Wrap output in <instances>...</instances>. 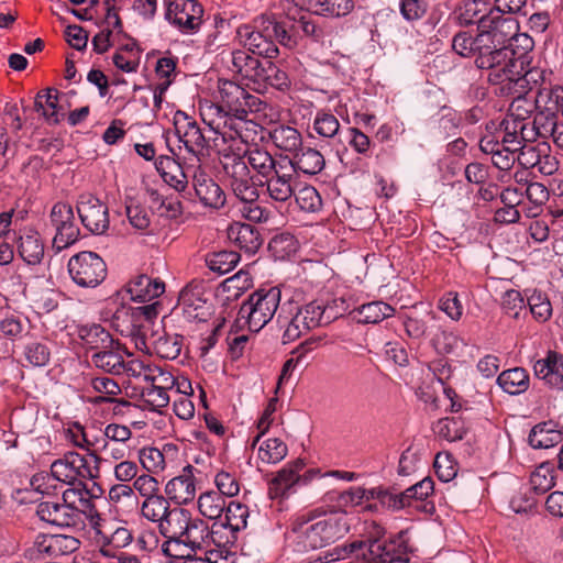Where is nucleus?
Wrapping results in <instances>:
<instances>
[{"label":"nucleus","instance_id":"1","mask_svg":"<svg viewBox=\"0 0 563 563\" xmlns=\"http://www.w3.org/2000/svg\"><path fill=\"white\" fill-rule=\"evenodd\" d=\"M477 30L478 33L474 36V63L478 69L489 71V82H498L515 55V51L505 43L518 31V23L512 16L500 14V10L489 11L478 19Z\"/></svg>","mask_w":563,"mask_h":563},{"label":"nucleus","instance_id":"2","mask_svg":"<svg viewBox=\"0 0 563 563\" xmlns=\"http://www.w3.org/2000/svg\"><path fill=\"white\" fill-rule=\"evenodd\" d=\"M362 539L349 544L336 545L306 563H331L347 558H388V561L409 562V538L406 531H400L390 539H385V529L376 521H364Z\"/></svg>","mask_w":563,"mask_h":563},{"label":"nucleus","instance_id":"3","mask_svg":"<svg viewBox=\"0 0 563 563\" xmlns=\"http://www.w3.org/2000/svg\"><path fill=\"white\" fill-rule=\"evenodd\" d=\"M345 512L339 515L332 511L329 515L309 517L294 527L297 533V545L302 551L325 548L343 538L349 531Z\"/></svg>","mask_w":563,"mask_h":563},{"label":"nucleus","instance_id":"4","mask_svg":"<svg viewBox=\"0 0 563 563\" xmlns=\"http://www.w3.org/2000/svg\"><path fill=\"white\" fill-rule=\"evenodd\" d=\"M282 292L277 287L260 288L241 305L236 322L252 332L262 330L275 316Z\"/></svg>","mask_w":563,"mask_h":563},{"label":"nucleus","instance_id":"5","mask_svg":"<svg viewBox=\"0 0 563 563\" xmlns=\"http://www.w3.org/2000/svg\"><path fill=\"white\" fill-rule=\"evenodd\" d=\"M220 164L224 179L234 196L241 201H257L258 190L253 181L247 163L241 153L233 150V144L222 150Z\"/></svg>","mask_w":563,"mask_h":563},{"label":"nucleus","instance_id":"6","mask_svg":"<svg viewBox=\"0 0 563 563\" xmlns=\"http://www.w3.org/2000/svg\"><path fill=\"white\" fill-rule=\"evenodd\" d=\"M218 88L221 104L211 108L216 114L233 117L239 121H244L250 112L260 110V99L251 95L235 81L220 79Z\"/></svg>","mask_w":563,"mask_h":563},{"label":"nucleus","instance_id":"7","mask_svg":"<svg viewBox=\"0 0 563 563\" xmlns=\"http://www.w3.org/2000/svg\"><path fill=\"white\" fill-rule=\"evenodd\" d=\"M89 459L93 461V466L90 465L86 456L74 451L67 452L62 459L52 463L51 475L54 479L69 485H74L80 479L96 478L99 473L98 463L101 459L92 452L89 453Z\"/></svg>","mask_w":563,"mask_h":563},{"label":"nucleus","instance_id":"8","mask_svg":"<svg viewBox=\"0 0 563 563\" xmlns=\"http://www.w3.org/2000/svg\"><path fill=\"white\" fill-rule=\"evenodd\" d=\"M67 267L73 282L82 288H95L107 277L106 262L91 251H82L73 255Z\"/></svg>","mask_w":563,"mask_h":563},{"label":"nucleus","instance_id":"9","mask_svg":"<svg viewBox=\"0 0 563 563\" xmlns=\"http://www.w3.org/2000/svg\"><path fill=\"white\" fill-rule=\"evenodd\" d=\"M249 508L236 501L225 504L224 518L212 525L211 541L218 547L234 544L236 533L246 527Z\"/></svg>","mask_w":563,"mask_h":563},{"label":"nucleus","instance_id":"10","mask_svg":"<svg viewBox=\"0 0 563 563\" xmlns=\"http://www.w3.org/2000/svg\"><path fill=\"white\" fill-rule=\"evenodd\" d=\"M174 128L179 142L198 161L208 155L209 141L191 117L184 111H176L174 114Z\"/></svg>","mask_w":563,"mask_h":563},{"label":"nucleus","instance_id":"11","mask_svg":"<svg viewBox=\"0 0 563 563\" xmlns=\"http://www.w3.org/2000/svg\"><path fill=\"white\" fill-rule=\"evenodd\" d=\"M255 27L242 25L238 30L240 43L253 55L272 59L277 57L279 51L276 43L271 38V30L266 26L265 18L256 21Z\"/></svg>","mask_w":563,"mask_h":563},{"label":"nucleus","instance_id":"12","mask_svg":"<svg viewBox=\"0 0 563 563\" xmlns=\"http://www.w3.org/2000/svg\"><path fill=\"white\" fill-rule=\"evenodd\" d=\"M77 212L82 225L93 234H103L109 229V209L99 198L82 194L78 198Z\"/></svg>","mask_w":563,"mask_h":563},{"label":"nucleus","instance_id":"13","mask_svg":"<svg viewBox=\"0 0 563 563\" xmlns=\"http://www.w3.org/2000/svg\"><path fill=\"white\" fill-rule=\"evenodd\" d=\"M49 218L56 229L53 245L57 250L66 249L77 241L79 228L75 224V216L71 206L64 202L55 203Z\"/></svg>","mask_w":563,"mask_h":563},{"label":"nucleus","instance_id":"14","mask_svg":"<svg viewBox=\"0 0 563 563\" xmlns=\"http://www.w3.org/2000/svg\"><path fill=\"white\" fill-rule=\"evenodd\" d=\"M203 9L196 0H169L165 16L184 31H194L201 23Z\"/></svg>","mask_w":563,"mask_h":563},{"label":"nucleus","instance_id":"15","mask_svg":"<svg viewBox=\"0 0 563 563\" xmlns=\"http://www.w3.org/2000/svg\"><path fill=\"white\" fill-rule=\"evenodd\" d=\"M192 186L203 206L220 209L225 205L227 197L223 189L200 165L194 170Z\"/></svg>","mask_w":563,"mask_h":563},{"label":"nucleus","instance_id":"16","mask_svg":"<svg viewBox=\"0 0 563 563\" xmlns=\"http://www.w3.org/2000/svg\"><path fill=\"white\" fill-rule=\"evenodd\" d=\"M525 56L516 58L515 55L510 58L509 65L505 69V76L498 82H490L492 85H500V93L511 96L514 99L525 97L531 89L529 82L521 71L523 70Z\"/></svg>","mask_w":563,"mask_h":563},{"label":"nucleus","instance_id":"17","mask_svg":"<svg viewBox=\"0 0 563 563\" xmlns=\"http://www.w3.org/2000/svg\"><path fill=\"white\" fill-rule=\"evenodd\" d=\"M179 305L189 320L206 321L211 313V305L205 298L200 285L189 284L179 294Z\"/></svg>","mask_w":563,"mask_h":563},{"label":"nucleus","instance_id":"18","mask_svg":"<svg viewBox=\"0 0 563 563\" xmlns=\"http://www.w3.org/2000/svg\"><path fill=\"white\" fill-rule=\"evenodd\" d=\"M36 514L42 521L58 527H75L80 523V511L73 510L63 501H41Z\"/></svg>","mask_w":563,"mask_h":563},{"label":"nucleus","instance_id":"19","mask_svg":"<svg viewBox=\"0 0 563 563\" xmlns=\"http://www.w3.org/2000/svg\"><path fill=\"white\" fill-rule=\"evenodd\" d=\"M305 463L298 459L288 463L285 467L276 473V476L269 482L268 495L272 499L283 498L287 496L290 489L301 481L306 484L308 478L300 476L299 472L303 468Z\"/></svg>","mask_w":563,"mask_h":563},{"label":"nucleus","instance_id":"20","mask_svg":"<svg viewBox=\"0 0 563 563\" xmlns=\"http://www.w3.org/2000/svg\"><path fill=\"white\" fill-rule=\"evenodd\" d=\"M257 92H265L269 87L280 91H286L290 87V79L286 71L280 69L275 63L266 58L261 60L257 75L252 84Z\"/></svg>","mask_w":563,"mask_h":563},{"label":"nucleus","instance_id":"21","mask_svg":"<svg viewBox=\"0 0 563 563\" xmlns=\"http://www.w3.org/2000/svg\"><path fill=\"white\" fill-rule=\"evenodd\" d=\"M165 494L170 501L178 506L194 500L196 495L194 466H185L180 475L168 481L165 486Z\"/></svg>","mask_w":563,"mask_h":563},{"label":"nucleus","instance_id":"22","mask_svg":"<svg viewBox=\"0 0 563 563\" xmlns=\"http://www.w3.org/2000/svg\"><path fill=\"white\" fill-rule=\"evenodd\" d=\"M222 59L233 75L246 80L251 85L253 84L261 64L258 57H255L247 49H234L227 56H223Z\"/></svg>","mask_w":563,"mask_h":563},{"label":"nucleus","instance_id":"23","mask_svg":"<svg viewBox=\"0 0 563 563\" xmlns=\"http://www.w3.org/2000/svg\"><path fill=\"white\" fill-rule=\"evenodd\" d=\"M294 173L289 164H283L275 173L266 177V188L269 197L278 202H286L294 195Z\"/></svg>","mask_w":563,"mask_h":563},{"label":"nucleus","instance_id":"24","mask_svg":"<svg viewBox=\"0 0 563 563\" xmlns=\"http://www.w3.org/2000/svg\"><path fill=\"white\" fill-rule=\"evenodd\" d=\"M228 238L249 255H254L263 244L260 231L254 225L242 222H234L229 227Z\"/></svg>","mask_w":563,"mask_h":563},{"label":"nucleus","instance_id":"25","mask_svg":"<svg viewBox=\"0 0 563 563\" xmlns=\"http://www.w3.org/2000/svg\"><path fill=\"white\" fill-rule=\"evenodd\" d=\"M285 158L286 164L291 166L292 173L300 172L313 176L321 173L325 166V159L321 152L310 146H301L292 158Z\"/></svg>","mask_w":563,"mask_h":563},{"label":"nucleus","instance_id":"26","mask_svg":"<svg viewBox=\"0 0 563 563\" xmlns=\"http://www.w3.org/2000/svg\"><path fill=\"white\" fill-rule=\"evenodd\" d=\"M124 353L125 350L121 343L114 340V344L111 347L93 352L91 354V363L106 373L121 375L125 372Z\"/></svg>","mask_w":563,"mask_h":563},{"label":"nucleus","instance_id":"27","mask_svg":"<svg viewBox=\"0 0 563 563\" xmlns=\"http://www.w3.org/2000/svg\"><path fill=\"white\" fill-rule=\"evenodd\" d=\"M534 374L552 387L561 388L563 384V355L549 352L547 357L536 362Z\"/></svg>","mask_w":563,"mask_h":563},{"label":"nucleus","instance_id":"28","mask_svg":"<svg viewBox=\"0 0 563 563\" xmlns=\"http://www.w3.org/2000/svg\"><path fill=\"white\" fill-rule=\"evenodd\" d=\"M125 290L132 300L146 302L159 297L165 290V285L158 279L141 274L126 285Z\"/></svg>","mask_w":563,"mask_h":563},{"label":"nucleus","instance_id":"29","mask_svg":"<svg viewBox=\"0 0 563 563\" xmlns=\"http://www.w3.org/2000/svg\"><path fill=\"white\" fill-rule=\"evenodd\" d=\"M296 5L323 16H344L354 8L352 0H294Z\"/></svg>","mask_w":563,"mask_h":563},{"label":"nucleus","instance_id":"30","mask_svg":"<svg viewBox=\"0 0 563 563\" xmlns=\"http://www.w3.org/2000/svg\"><path fill=\"white\" fill-rule=\"evenodd\" d=\"M296 5L323 16H344L354 8L352 0H294Z\"/></svg>","mask_w":563,"mask_h":563},{"label":"nucleus","instance_id":"31","mask_svg":"<svg viewBox=\"0 0 563 563\" xmlns=\"http://www.w3.org/2000/svg\"><path fill=\"white\" fill-rule=\"evenodd\" d=\"M296 5L323 16H344L354 8L352 0H294Z\"/></svg>","mask_w":563,"mask_h":563},{"label":"nucleus","instance_id":"32","mask_svg":"<svg viewBox=\"0 0 563 563\" xmlns=\"http://www.w3.org/2000/svg\"><path fill=\"white\" fill-rule=\"evenodd\" d=\"M563 440V434L556 429L553 421H544L536 424L528 437V442L533 449H549Z\"/></svg>","mask_w":563,"mask_h":563},{"label":"nucleus","instance_id":"33","mask_svg":"<svg viewBox=\"0 0 563 563\" xmlns=\"http://www.w3.org/2000/svg\"><path fill=\"white\" fill-rule=\"evenodd\" d=\"M18 253L27 265H37L44 257V243L35 231L25 232L19 238Z\"/></svg>","mask_w":563,"mask_h":563},{"label":"nucleus","instance_id":"34","mask_svg":"<svg viewBox=\"0 0 563 563\" xmlns=\"http://www.w3.org/2000/svg\"><path fill=\"white\" fill-rule=\"evenodd\" d=\"M190 514L188 510L174 507L170 508L158 522L159 532L167 539L180 538L186 525L189 523Z\"/></svg>","mask_w":563,"mask_h":563},{"label":"nucleus","instance_id":"35","mask_svg":"<svg viewBox=\"0 0 563 563\" xmlns=\"http://www.w3.org/2000/svg\"><path fill=\"white\" fill-rule=\"evenodd\" d=\"M78 335L82 345L92 353L111 347L114 344L112 335L100 324L81 327L78 330Z\"/></svg>","mask_w":563,"mask_h":563},{"label":"nucleus","instance_id":"36","mask_svg":"<svg viewBox=\"0 0 563 563\" xmlns=\"http://www.w3.org/2000/svg\"><path fill=\"white\" fill-rule=\"evenodd\" d=\"M211 534L212 529L209 530L208 525L203 520L189 518V523L186 525L179 540L195 551L208 545V540H211Z\"/></svg>","mask_w":563,"mask_h":563},{"label":"nucleus","instance_id":"37","mask_svg":"<svg viewBox=\"0 0 563 563\" xmlns=\"http://www.w3.org/2000/svg\"><path fill=\"white\" fill-rule=\"evenodd\" d=\"M274 145L280 151L296 153L302 146L301 133L289 125H277L269 132Z\"/></svg>","mask_w":563,"mask_h":563},{"label":"nucleus","instance_id":"38","mask_svg":"<svg viewBox=\"0 0 563 563\" xmlns=\"http://www.w3.org/2000/svg\"><path fill=\"white\" fill-rule=\"evenodd\" d=\"M395 309L384 301L364 303L351 313L360 323H378L394 314Z\"/></svg>","mask_w":563,"mask_h":563},{"label":"nucleus","instance_id":"39","mask_svg":"<svg viewBox=\"0 0 563 563\" xmlns=\"http://www.w3.org/2000/svg\"><path fill=\"white\" fill-rule=\"evenodd\" d=\"M219 119L220 120L223 119V129H228V131L221 130L220 122H216V120H211V121L207 122L206 118H203V122H206L211 128V130L216 134H218V136L212 140L213 145L216 147H218L220 145L219 144L220 140H221L222 144H227L230 142L234 144L236 139L243 140V135H242L243 121L235 122L233 117H223V115H219Z\"/></svg>","mask_w":563,"mask_h":563},{"label":"nucleus","instance_id":"40","mask_svg":"<svg viewBox=\"0 0 563 563\" xmlns=\"http://www.w3.org/2000/svg\"><path fill=\"white\" fill-rule=\"evenodd\" d=\"M497 383L509 395H519L529 387V375L522 367H515L499 374Z\"/></svg>","mask_w":563,"mask_h":563},{"label":"nucleus","instance_id":"41","mask_svg":"<svg viewBox=\"0 0 563 563\" xmlns=\"http://www.w3.org/2000/svg\"><path fill=\"white\" fill-rule=\"evenodd\" d=\"M246 154L247 163L264 178L275 173V170L279 166H283V164H286V158L277 161L263 148L255 147L253 150H249Z\"/></svg>","mask_w":563,"mask_h":563},{"label":"nucleus","instance_id":"42","mask_svg":"<svg viewBox=\"0 0 563 563\" xmlns=\"http://www.w3.org/2000/svg\"><path fill=\"white\" fill-rule=\"evenodd\" d=\"M536 107L556 115L561 112L563 115V87L556 85L540 89L536 99Z\"/></svg>","mask_w":563,"mask_h":563},{"label":"nucleus","instance_id":"43","mask_svg":"<svg viewBox=\"0 0 563 563\" xmlns=\"http://www.w3.org/2000/svg\"><path fill=\"white\" fill-rule=\"evenodd\" d=\"M225 499L221 494L210 490L201 494L198 498V509L200 514L212 520L222 518V514L225 508Z\"/></svg>","mask_w":563,"mask_h":563},{"label":"nucleus","instance_id":"44","mask_svg":"<svg viewBox=\"0 0 563 563\" xmlns=\"http://www.w3.org/2000/svg\"><path fill=\"white\" fill-rule=\"evenodd\" d=\"M277 322L282 327L286 325L283 334L284 343L292 342L300 338L303 333L313 329L310 327V323H308V320L301 316L299 311H297L290 319L283 317L282 313H279L277 316Z\"/></svg>","mask_w":563,"mask_h":563},{"label":"nucleus","instance_id":"45","mask_svg":"<svg viewBox=\"0 0 563 563\" xmlns=\"http://www.w3.org/2000/svg\"><path fill=\"white\" fill-rule=\"evenodd\" d=\"M531 489L544 494L555 485V470L551 462L541 463L530 476Z\"/></svg>","mask_w":563,"mask_h":563},{"label":"nucleus","instance_id":"46","mask_svg":"<svg viewBox=\"0 0 563 563\" xmlns=\"http://www.w3.org/2000/svg\"><path fill=\"white\" fill-rule=\"evenodd\" d=\"M57 102H58V90L54 88H47L37 92L34 100V110L42 112V114L54 123L58 122L57 115Z\"/></svg>","mask_w":563,"mask_h":563},{"label":"nucleus","instance_id":"47","mask_svg":"<svg viewBox=\"0 0 563 563\" xmlns=\"http://www.w3.org/2000/svg\"><path fill=\"white\" fill-rule=\"evenodd\" d=\"M240 255L233 251H220L208 254L206 257L207 266L219 275L231 272L239 263Z\"/></svg>","mask_w":563,"mask_h":563},{"label":"nucleus","instance_id":"48","mask_svg":"<svg viewBox=\"0 0 563 563\" xmlns=\"http://www.w3.org/2000/svg\"><path fill=\"white\" fill-rule=\"evenodd\" d=\"M153 345L155 353L162 358L175 360L181 352L183 336L165 333L155 339Z\"/></svg>","mask_w":563,"mask_h":563},{"label":"nucleus","instance_id":"49","mask_svg":"<svg viewBox=\"0 0 563 563\" xmlns=\"http://www.w3.org/2000/svg\"><path fill=\"white\" fill-rule=\"evenodd\" d=\"M430 9L428 0H399L398 10L401 18L410 23L415 24L426 18Z\"/></svg>","mask_w":563,"mask_h":563},{"label":"nucleus","instance_id":"50","mask_svg":"<svg viewBox=\"0 0 563 563\" xmlns=\"http://www.w3.org/2000/svg\"><path fill=\"white\" fill-rule=\"evenodd\" d=\"M288 448L278 438H271L263 442L258 449V457L267 464H276L285 459Z\"/></svg>","mask_w":563,"mask_h":563},{"label":"nucleus","instance_id":"51","mask_svg":"<svg viewBox=\"0 0 563 563\" xmlns=\"http://www.w3.org/2000/svg\"><path fill=\"white\" fill-rule=\"evenodd\" d=\"M169 509V499L161 494L150 499H144L141 505L142 516L156 523L163 519Z\"/></svg>","mask_w":563,"mask_h":563},{"label":"nucleus","instance_id":"52","mask_svg":"<svg viewBox=\"0 0 563 563\" xmlns=\"http://www.w3.org/2000/svg\"><path fill=\"white\" fill-rule=\"evenodd\" d=\"M312 128L319 136L332 139L339 133L340 122L334 114L321 110L316 113Z\"/></svg>","mask_w":563,"mask_h":563},{"label":"nucleus","instance_id":"53","mask_svg":"<svg viewBox=\"0 0 563 563\" xmlns=\"http://www.w3.org/2000/svg\"><path fill=\"white\" fill-rule=\"evenodd\" d=\"M31 323L21 316H8L0 322V332L11 339L22 338L30 333Z\"/></svg>","mask_w":563,"mask_h":563},{"label":"nucleus","instance_id":"54","mask_svg":"<svg viewBox=\"0 0 563 563\" xmlns=\"http://www.w3.org/2000/svg\"><path fill=\"white\" fill-rule=\"evenodd\" d=\"M550 151L548 143H540L537 145L526 144L516 156V161L526 169L537 168L542 153Z\"/></svg>","mask_w":563,"mask_h":563},{"label":"nucleus","instance_id":"55","mask_svg":"<svg viewBox=\"0 0 563 563\" xmlns=\"http://www.w3.org/2000/svg\"><path fill=\"white\" fill-rule=\"evenodd\" d=\"M24 356L30 365L43 367L49 363L51 349L44 342H30L24 346Z\"/></svg>","mask_w":563,"mask_h":563},{"label":"nucleus","instance_id":"56","mask_svg":"<svg viewBox=\"0 0 563 563\" xmlns=\"http://www.w3.org/2000/svg\"><path fill=\"white\" fill-rule=\"evenodd\" d=\"M435 316L432 311H428L424 317L406 316L402 324L408 336L411 339H421L428 330V321L434 320Z\"/></svg>","mask_w":563,"mask_h":563},{"label":"nucleus","instance_id":"57","mask_svg":"<svg viewBox=\"0 0 563 563\" xmlns=\"http://www.w3.org/2000/svg\"><path fill=\"white\" fill-rule=\"evenodd\" d=\"M537 110L538 111L533 118L534 129L539 132L540 137H551V135L555 134V131L561 123L559 122V115L542 109Z\"/></svg>","mask_w":563,"mask_h":563},{"label":"nucleus","instance_id":"58","mask_svg":"<svg viewBox=\"0 0 563 563\" xmlns=\"http://www.w3.org/2000/svg\"><path fill=\"white\" fill-rule=\"evenodd\" d=\"M268 249L274 256L284 258L296 252L297 241L290 233H280L269 241Z\"/></svg>","mask_w":563,"mask_h":563},{"label":"nucleus","instance_id":"59","mask_svg":"<svg viewBox=\"0 0 563 563\" xmlns=\"http://www.w3.org/2000/svg\"><path fill=\"white\" fill-rule=\"evenodd\" d=\"M437 433L442 439L453 442L463 439L465 429L460 420L455 418H444L438 421Z\"/></svg>","mask_w":563,"mask_h":563},{"label":"nucleus","instance_id":"60","mask_svg":"<svg viewBox=\"0 0 563 563\" xmlns=\"http://www.w3.org/2000/svg\"><path fill=\"white\" fill-rule=\"evenodd\" d=\"M139 460L142 466L150 473H156L165 467L164 454L157 448H143L139 452Z\"/></svg>","mask_w":563,"mask_h":563},{"label":"nucleus","instance_id":"61","mask_svg":"<svg viewBox=\"0 0 563 563\" xmlns=\"http://www.w3.org/2000/svg\"><path fill=\"white\" fill-rule=\"evenodd\" d=\"M294 196L297 205L303 211L314 212L321 208V197L312 186H305Z\"/></svg>","mask_w":563,"mask_h":563},{"label":"nucleus","instance_id":"62","mask_svg":"<svg viewBox=\"0 0 563 563\" xmlns=\"http://www.w3.org/2000/svg\"><path fill=\"white\" fill-rule=\"evenodd\" d=\"M142 397L152 410L158 411L169 404L167 389L156 385L143 389Z\"/></svg>","mask_w":563,"mask_h":563},{"label":"nucleus","instance_id":"63","mask_svg":"<svg viewBox=\"0 0 563 563\" xmlns=\"http://www.w3.org/2000/svg\"><path fill=\"white\" fill-rule=\"evenodd\" d=\"M434 468L439 479L445 483L452 481L457 474L452 456L448 453L437 454L434 459Z\"/></svg>","mask_w":563,"mask_h":563},{"label":"nucleus","instance_id":"64","mask_svg":"<svg viewBox=\"0 0 563 563\" xmlns=\"http://www.w3.org/2000/svg\"><path fill=\"white\" fill-rule=\"evenodd\" d=\"M532 316L541 322L547 321L552 314V306L547 297L534 294L528 299Z\"/></svg>","mask_w":563,"mask_h":563}]
</instances>
